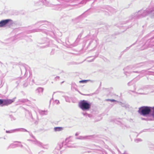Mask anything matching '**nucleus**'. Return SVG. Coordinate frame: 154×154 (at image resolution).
I'll list each match as a JSON object with an SVG mask.
<instances>
[{"label":"nucleus","instance_id":"nucleus-1","mask_svg":"<svg viewBox=\"0 0 154 154\" xmlns=\"http://www.w3.org/2000/svg\"><path fill=\"white\" fill-rule=\"evenodd\" d=\"M79 107L82 110H88L91 108V104L84 100H81L79 103Z\"/></svg>","mask_w":154,"mask_h":154},{"label":"nucleus","instance_id":"nucleus-2","mask_svg":"<svg viewBox=\"0 0 154 154\" xmlns=\"http://www.w3.org/2000/svg\"><path fill=\"white\" fill-rule=\"evenodd\" d=\"M151 111V107L149 106H143L139 108L138 112L140 114L145 116L149 114Z\"/></svg>","mask_w":154,"mask_h":154},{"label":"nucleus","instance_id":"nucleus-3","mask_svg":"<svg viewBox=\"0 0 154 154\" xmlns=\"http://www.w3.org/2000/svg\"><path fill=\"white\" fill-rule=\"evenodd\" d=\"M12 20L11 19L2 20L0 21V27H4L8 23H12Z\"/></svg>","mask_w":154,"mask_h":154},{"label":"nucleus","instance_id":"nucleus-4","mask_svg":"<svg viewBox=\"0 0 154 154\" xmlns=\"http://www.w3.org/2000/svg\"><path fill=\"white\" fill-rule=\"evenodd\" d=\"M14 100L12 99L3 100V105H8L13 102Z\"/></svg>","mask_w":154,"mask_h":154},{"label":"nucleus","instance_id":"nucleus-5","mask_svg":"<svg viewBox=\"0 0 154 154\" xmlns=\"http://www.w3.org/2000/svg\"><path fill=\"white\" fill-rule=\"evenodd\" d=\"M54 129L55 131H60L63 130V128L61 127H57L54 128Z\"/></svg>","mask_w":154,"mask_h":154},{"label":"nucleus","instance_id":"nucleus-6","mask_svg":"<svg viewBox=\"0 0 154 154\" xmlns=\"http://www.w3.org/2000/svg\"><path fill=\"white\" fill-rule=\"evenodd\" d=\"M88 81L87 80H82L79 81V82L80 83H85L86 82Z\"/></svg>","mask_w":154,"mask_h":154},{"label":"nucleus","instance_id":"nucleus-7","mask_svg":"<svg viewBox=\"0 0 154 154\" xmlns=\"http://www.w3.org/2000/svg\"><path fill=\"white\" fill-rule=\"evenodd\" d=\"M3 103V100L0 99V105Z\"/></svg>","mask_w":154,"mask_h":154},{"label":"nucleus","instance_id":"nucleus-8","mask_svg":"<svg viewBox=\"0 0 154 154\" xmlns=\"http://www.w3.org/2000/svg\"><path fill=\"white\" fill-rule=\"evenodd\" d=\"M110 100L112 102H114L115 101V100L114 99H112V100Z\"/></svg>","mask_w":154,"mask_h":154},{"label":"nucleus","instance_id":"nucleus-9","mask_svg":"<svg viewBox=\"0 0 154 154\" xmlns=\"http://www.w3.org/2000/svg\"><path fill=\"white\" fill-rule=\"evenodd\" d=\"M153 109L154 110V112H153V113L152 114V115L154 117V107L153 108Z\"/></svg>","mask_w":154,"mask_h":154}]
</instances>
